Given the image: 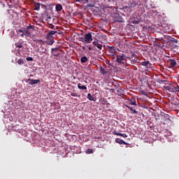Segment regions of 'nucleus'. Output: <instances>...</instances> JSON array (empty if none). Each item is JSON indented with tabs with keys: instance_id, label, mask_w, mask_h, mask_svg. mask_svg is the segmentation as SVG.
<instances>
[{
	"instance_id": "nucleus-1",
	"label": "nucleus",
	"mask_w": 179,
	"mask_h": 179,
	"mask_svg": "<svg viewBox=\"0 0 179 179\" xmlns=\"http://www.w3.org/2000/svg\"><path fill=\"white\" fill-rule=\"evenodd\" d=\"M116 62L120 65H124L127 62V55L124 54L116 55Z\"/></svg>"
},
{
	"instance_id": "nucleus-2",
	"label": "nucleus",
	"mask_w": 179,
	"mask_h": 179,
	"mask_svg": "<svg viewBox=\"0 0 179 179\" xmlns=\"http://www.w3.org/2000/svg\"><path fill=\"white\" fill-rule=\"evenodd\" d=\"M82 43H90L93 41V38L92 37L91 33H87L85 35L84 38H81Z\"/></svg>"
},
{
	"instance_id": "nucleus-3",
	"label": "nucleus",
	"mask_w": 179,
	"mask_h": 179,
	"mask_svg": "<svg viewBox=\"0 0 179 179\" xmlns=\"http://www.w3.org/2000/svg\"><path fill=\"white\" fill-rule=\"evenodd\" d=\"M26 83H29V85H37L38 83H40V79L35 80V79H31L28 78L26 80Z\"/></svg>"
},
{
	"instance_id": "nucleus-4",
	"label": "nucleus",
	"mask_w": 179,
	"mask_h": 179,
	"mask_svg": "<svg viewBox=\"0 0 179 179\" xmlns=\"http://www.w3.org/2000/svg\"><path fill=\"white\" fill-rule=\"evenodd\" d=\"M141 64L143 66H145V68L147 69H149V68H150V66H152V64H150V62L149 61H145V62H142L141 63Z\"/></svg>"
},
{
	"instance_id": "nucleus-5",
	"label": "nucleus",
	"mask_w": 179,
	"mask_h": 179,
	"mask_svg": "<svg viewBox=\"0 0 179 179\" xmlns=\"http://www.w3.org/2000/svg\"><path fill=\"white\" fill-rule=\"evenodd\" d=\"M108 51L110 54V55H112L113 57H114V55H115V52H117V50L115 49L114 47L109 48Z\"/></svg>"
},
{
	"instance_id": "nucleus-6",
	"label": "nucleus",
	"mask_w": 179,
	"mask_h": 179,
	"mask_svg": "<svg viewBox=\"0 0 179 179\" xmlns=\"http://www.w3.org/2000/svg\"><path fill=\"white\" fill-rule=\"evenodd\" d=\"M48 41H47V44L48 45H52L54 44V37H47Z\"/></svg>"
},
{
	"instance_id": "nucleus-7",
	"label": "nucleus",
	"mask_w": 179,
	"mask_h": 179,
	"mask_svg": "<svg viewBox=\"0 0 179 179\" xmlns=\"http://www.w3.org/2000/svg\"><path fill=\"white\" fill-rule=\"evenodd\" d=\"M116 92H117V96H122L124 91H122V89H121V87L117 86V87L116 88Z\"/></svg>"
},
{
	"instance_id": "nucleus-8",
	"label": "nucleus",
	"mask_w": 179,
	"mask_h": 179,
	"mask_svg": "<svg viewBox=\"0 0 179 179\" xmlns=\"http://www.w3.org/2000/svg\"><path fill=\"white\" fill-rule=\"evenodd\" d=\"M115 142L116 143H119V145H128V143L119 138L115 139Z\"/></svg>"
},
{
	"instance_id": "nucleus-9",
	"label": "nucleus",
	"mask_w": 179,
	"mask_h": 179,
	"mask_svg": "<svg viewBox=\"0 0 179 179\" xmlns=\"http://www.w3.org/2000/svg\"><path fill=\"white\" fill-rule=\"evenodd\" d=\"M124 10L127 13V15H131V13H132V8L131 7H125L124 8Z\"/></svg>"
},
{
	"instance_id": "nucleus-10",
	"label": "nucleus",
	"mask_w": 179,
	"mask_h": 179,
	"mask_svg": "<svg viewBox=\"0 0 179 179\" xmlns=\"http://www.w3.org/2000/svg\"><path fill=\"white\" fill-rule=\"evenodd\" d=\"M93 44L94 45H96L99 50H101V48H103V45L101 43H99V41H94Z\"/></svg>"
},
{
	"instance_id": "nucleus-11",
	"label": "nucleus",
	"mask_w": 179,
	"mask_h": 179,
	"mask_svg": "<svg viewBox=\"0 0 179 179\" xmlns=\"http://www.w3.org/2000/svg\"><path fill=\"white\" fill-rule=\"evenodd\" d=\"M171 68H174L177 65V62L174 59H169Z\"/></svg>"
},
{
	"instance_id": "nucleus-12",
	"label": "nucleus",
	"mask_w": 179,
	"mask_h": 179,
	"mask_svg": "<svg viewBox=\"0 0 179 179\" xmlns=\"http://www.w3.org/2000/svg\"><path fill=\"white\" fill-rule=\"evenodd\" d=\"M78 89H80V90H87V87L83 85L80 83L78 84Z\"/></svg>"
},
{
	"instance_id": "nucleus-13",
	"label": "nucleus",
	"mask_w": 179,
	"mask_h": 179,
	"mask_svg": "<svg viewBox=\"0 0 179 179\" xmlns=\"http://www.w3.org/2000/svg\"><path fill=\"white\" fill-rule=\"evenodd\" d=\"M6 5H7V6H8V8H13V6H15V5L13 4L12 1H10L9 2L8 1H4Z\"/></svg>"
},
{
	"instance_id": "nucleus-14",
	"label": "nucleus",
	"mask_w": 179,
	"mask_h": 179,
	"mask_svg": "<svg viewBox=\"0 0 179 179\" xmlns=\"http://www.w3.org/2000/svg\"><path fill=\"white\" fill-rule=\"evenodd\" d=\"M174 87H173V85H168L166 87V90H169V92H174Z\"/></svg>"
},
{
	"instance_id": "nucleus-15",
	"label": "nucleus",
	"mask_w": 179,
	"mask_h": 179,
	"mask_svg": "<svg viewBox=\"0 0 179 179\" xmlns=\"http://www.w3.org/2000/svg\"><path fill=\"white\" fill-rule=\"evenodd\" d=\"M87 6L89 8H97V6H96V1H92V3H88Z\"/></svg>"
},
{
	"instance_id": "nucleus-16",
	"label": "nucleus",
	"mask_w": 179,
	"mask_h": 179,
	"mask_svg": "<svg viewBox=\"0 0 179 179\" xmlns=\"http://www.w3.org/2000/svg\"><path fill=\"white\" fill-rule=\"evenodd\" d=\"M57 33V31H49V33H48L47 36L46 37H54V34H55Z\"/></svg>"
},
{
	"instance_id": "nucleus-17",
	"label": "nucleus",
	"mask_w": 179,
	"mask_h": 179,
	"mask_svg": "<svg viewBox=\"0 0 179 179\" xmlns=\"http://www.w3.org/2000/svg\"><path fill=\"white\" fill-rule=\"evenodd\" d=\"M55 9L57 12H61V10H62V5L61 4H57Z\"/></svg>"
},
{
	"instance_id": "nucleus-18",
	"label": "nucleus",
	"mask_w": 179,
	"mask_h": 179,
	"mask_svg": "<svg viewBox=\"0 0 179 179\" xmlns=\"http://www.w3.org/2000/svg\"><path fill=\"white\" fill-rule=\"evenodd\" d=\"M80 62H81V64H86V62H87V57L84 56V57H81Z\"/></svg>"
},
{
	"instance_id": "nucleus-19",
	"label": "nucleus",
	"mask_w": 179,
	"mask_h": 179,
	"mask_svg": "<svg viewBox=\"0 0 179 179\" xmlns=\"http://www.w3.org/2000/svg\"><path fill=\"white\" fill-rule=\"evenodd\" d=\"M87 98L88 100H90V101H96V99L92 96V94H87Z\"/></svg>"
},
{
	"instance_id": "nucleus-20",
	"label": "nucleus",
	"mask_w": 179,
	"mask_h": 179,
	"mask_svg": "<svg viewBox=\"0 0 179 179\" xmlns=\"http://www.w3.org/2000/svg\"><path fill=\"white\" fill-rule=\"evenodd\" d=\"M107 72V70H106L104 68L100 67V73H101V75H106Z\"/></svg>"
},
{
	"instance_id": "nucleus-21",
	"label": "nucleus",
	"mask_w": 179,
	"mask_h": 179,
	"mask_svg": "<svg viewBox=\"0 0 179 179\" xmlns=\"http://www.w3.org/2000/svg\"><path fill=\"white\" fill-rule=\"evenodd\" d=\"M129 3H130V8H135V6L138 5V2L134 1H130Z\"/></svg>"
},
{
	"instance_id": "nucleus-22",
	"label": "nucleus",
	"mask_w": 179,
	"mask_h": 179,
	"mask_svg": "<svg viewBox=\"0 0 179 179\" xmlns=\"http://www.w3.org/2000/svg\"><path fill=\"white\" fill-rule=\"evenodd\" d=\"M129 104H130L131 106H136V100H135V99H131V100L129 101Z\"/></svg>"
},
{
	"instance_id": "nucleus-23",
	"label": "nucleus",
	"mask_w": 179,
	"mask_h": 179,
	"mask_svg": "<svg viewBox=\"0 0 179 179\" xmlns=\"http://www.w3.org/2000/svg\"><path fill=\"white\" fill-rule=\"evenodd\" d=\"M35 10H40V3H35Z\"/></svg>"
},
{
	"instance_id": "nucleus-24",
	"label": "nucleus",
	"mask_w": 179,
	"mask_h": 179,
	"mask_svg": "<svg viewBox=\"0 0 179 179\" xmlns=\"http://www.w3.org/2000/svg\"><path fill=\"white\" fill-rule=\"evenodd\" d=\"M122 18L121 17V16L120 15H117L116 17H115V22H122Z\"/></svg>"
},
{
	"instance_id": "nucleus-25",
	"label": "nucleus",
	"mask_w": 179,
	"mask_h": 179,
	"mask_svg": "<svg viewBox=\"0 0 179 179\" xmlns=\"http://www.w3.org/2000/svg\"><path fill=\"white\" fill-rule=\"evenodd\" d=\"M18 65H23L24 64V62L23 61V59H20L17 60Z\"/></svg>"
},
{
	"instance_id": "nucleus-26",
	"label": "nucleus",
	"mask_w": 179,
	"mask_h": 179,
	"mask_svg": "<svg viewBox=\"0 0 179 179\" xmlns=\"http://www.w3.org/2000/svg\"><path fill=\"white\" fill-rule=\"evenodd\" d=\"M86 153L87 155H91L92 153H93V149H87L86 150Z\"/></svg>"
},
{
	"instance_id": "nucleus-27",
	"label": "nucleus",
	"mask_w": 179,
	"mask_h": 179,
	"mask_svg": "<svg viewBox=\"0 0 179 179\" xmlns=\"http://www.w3.org/2000/svg\"><path fill=\"white\" fill-rule=\"evenodd\" d=\"M127 108H129V110H130V111H134L135 110V108L134 107H131V106H127Z\"/></svg>"
},
{
	"instance_id": "nucleus-28",
	"label": "nucleus",
	"mask_w": 179,
	"mask_h": 179,
	"mask_svg": "<svg viewBox=\"0 0 179 179\" xmlns=\"http://www.w3.org/2000/svg\"><path fill=\"white\" fill-rule=\"evenodd\" d=\"M50 29H52V30H55V26H54L52 24H50V26L49 27Z\"/></svg>"
},
{
	"instance_id": "nucleus-29",
	"label": "nucleus",
	"mask_w": 179,
	"mask_h": 179,
	"mask_svg": "<svg viewBox=\"0 0 179 179\" xmlns=\"http://www.w3.org/2000/svg\"><path fill=\"white\" fill-rule=\"evenodd\" d=\"M113 135H117V136H120V135H121V133H119L118 131H115L113 132Z\"/></svg>"
},
{
	"instance_id": "nucleus-30",
	"label": "nucleus",
	"mask_w": 179,
	"mask_h": 179,
	"mask_svg": "<svg viewBox=\"0 0 179 179\" xmlns=\"http://www.w3.org/2000/svg\"><path fill=\"white\" fill-rule=\"evenodd\" d=\"M120 136H122L123 138H127V137H128V136H127V134H121V133H120Z\"/></svg>"
},
{
	"instance_id": "nucleus-31",
	"label": "nucleus",
	"mask_w": 179,
	"mask_h": 179,
	"mask_svg": "<svg viewBox=\"0 0 179 179\" xmlns=\"http://www.w3.org/2000/svg\"><path fill=\"white\" fill-rule=\"evenodd\" d=\"M71 96H72L73 97H78V94H76V93H71Z\"/></svg>"
},
{
	"instance_id": "nucleus-32",
	"label": "nucleus",
	"mask_w": 179,
	"mask_h": 179,
	"mask_svg": "<svg viewBox=\"0 0 179 179\" xmlns=\"http://www.w3.org/2000/svg\"><path fill=\"white\" fill-rule=\"evenodd\" d=\"M27 61H33V57H27Z\"/></svg>"
},
{
	"instance_id": "nucleus-33",
	"label": "nucleus",
	"mask_w": 179,
	"mask_h": 179,
	"mask_svg": "<svg viewBox=\"0 0 179 179\" xmlns=\"http://www.w3.org/2000/svg\"><path fill=\"white\" fill-rule=\"evenodd\" d=\"M131 114H138V111L136 110H131Z\"/></svg>"
},
{
	"instance_id": "nucleus-34",
	"label": "nucleus",
	"mask_w": 179,
	"mask_h": 179,
	"mask_svg": "<svg viewBox=\"0 0 179 179\" xmlns=\"http://www.w3.org/2000/svg\"><path fill=\"white\" fill-rule=\"evenodd\" d=\"M16 47H17L18 48H22V47H23V45H22L21 43H19L18 45H16Z\"/></svg>"
},
{
	"instance_id": "nucleus-35",
	"label": "nucleus",
	"mask_w": 179,
	"mask_h": 179,
	"mask_svg": "<svg viewBox=\"0 0 179 179\" xmlns=\"http://www.w3.org/2000/svg\"><path fill=\"white\" fill-rule=\"evenodd\" d=\"M109 92H112V93H115V90L114 89H110Z\"/></svg>"
},
{
	"instance_id": "nucleus-36",
	"label": "nucleus",
	"mask_w": 179,
	"mask_h": 179,
	"mask_svg": "<svg viewBox=\"0 0 179 179\" xmlns=\"http://www.w3.org/2000/svg\"><path fill=\"white\" fill-rule=\"evenodd\" d=\"M175 90H176V92H179V86L175 87Z\"/></svg>"
},
{
	"instance_id": "nucleus-37",
	"label": "nucleus",
	"mask_w": 179,
	"mask_h": 179,
	"mask_svg": "<svg viewBox=\"0 0 179 179\" xmlns=\"http://www.w3.org/2000/svg\"><path fill=\"white\" fill-rule=\"evenodd\" d=\"M50 19H51V17H47L46 20L48 21V23H50V20H49Z\"/></svg>"
},
{
	"instance_id": "nucleus-38",
	"label": "nucleus",
	"mask_w": 179,
	"mask_h": 179,
	"mask_svg": "<svg viewBox=\"0 0 179 179\" xmlns=\"http://www.w3.org/2000/svg\"><path fill=\"white\" fill-rule=\"evenodd\" d=\"M172 41H173V43H178V40L177 39H173Z\"/></svg>"
},
{
	"instance_id": "nucleus-39",
	"label": "nucleus",
	"mask_w": 179,
	"mask_h": 179,
	"mask_svg": "<svg viewBox=\"0 0 179 179\" xmlns=\"http://www.w3.org/2000/svg\"><path fill=\"white\" fill-rule=\"evenodd\" d=\"M82 50H83V51H85L86 50V47L82 46Z\"/></svg>"
},
{
	"instance_id": "nucleus-40",
	"label": "nucleus",
	"mask_w": 179,
	"mask_h": 179,
	"mask_svg": "<svg viewBox=\"0 0 179 179\" xmlns=\"http://www.w3.org/2000/svg\"><path fill=\"white\" fill-rule=\"evenodd\" d=\"M0 4H1L3 6H5V3H3L2 1H0Z\"/></svg>"
},
{
	"instance_id": "nucleus-41",
	"label": "nucleus",
	"mask_w": 179,
	"mask_h": 179,
	"mask_svg": "<svg viewBox=\"0 0 179 179\" xmlns=\"http://www.w3.org/2000/svg\"><path fill=\"white\" fill-rule=\"evenodd\" d=\"M8 13H13V10H9Z\"/></svg>"
},
{
	"instance_id": "nucleus-42",
	"label": "nucleus",
	"mask_w": 179,
	"mask_h": 179,
	"mask_svg": "<svg viewBox=\"0 0 179 179\" xmlns=\"http://www.w3.org/2000/svg\"><path fill=\"white\" fill-rule=\"evenodd\" d=\"M88 50L89 51H92V47L89 46Z\"/></svg>"
},
{
	"instance_id": "nucleus-43",
	"label": "nucleus",
	"mask_w": 179,
	"mask_h": 179,
	"mask_svg": "<svg viewBox=\"0 0 179 179\" xmlns=\"http://www.w3.org/2000/svg\"><path fill=\"white\" fill-rule=\"evenodd\" d=\"M52 51H57V48H52Z\"/></svg>"
},
{
	"instance_id": "nucleus-44",
	"label": "nucleus",
	"mask_w": 179,
	"mask_h": 179,
	"mask_svg": "<svg viewBox=\"0 0 179 179\" xmlns=\"http://www.w3.org/2000/svg\"><path fill=\"white\" fill-rule=\"evenodd\" d=\"M28 29H31V25L28 26Z\"/></svg>"
},
{
	"instance_id": "nucleus-45",
	"label": "nucleus",
	"mask_w": 179,
	"mask_h": 179,
	"mask_svg": "<svg viewBox=\"0 0 179 179\" xmlns=\"http://www.w3.org/2000/svg\"><path fill=\"white\" fill-rule=\"evenodd\" d=\"M48 23H49V24H51V22H50V21H49V22H48Z\"/></svg>"
},
{
	"instance_id": "nucleus-46",
	"label": "nucleus",
	"mask_w": 179,
	"mask_h": 179,
	"mask_svg": "<svg viewBox=\"0 0 179 179\" xmlns=\"http://www.w3.org/2000/svg\"><path fill=\"white\" fill-rule=\"evenodd\" d=\"M22 31L20 29V32L22 33Z\"/></svg>"
},
{
	"instance_id": "nucleus-47",
	"label": "nucleus",
	"mask_w": 179,
	"mask_h": 179,
	"mask_svg": "<svg viewBox=\"0 0 179 179\" xmlns=\"http://www.w3.org/2000/svg\"><path fill=\"white\" fill-rule=\"evenodd\" d=\"M22 37H23V34H21Z\"/></svg>"
},
{
	"instance_id": "nucleus-48",
	"label": "nucleus",
	"mask_w": 179,
	"mask_h": 179,
	"mask_svg": "<svg viewBox=\"0 0 179 179\" xmlns=\"http://www.w3.org/2000/svg\"><path fill=\"white\" fill-rule=\"evenodd\" d=\"M159 47H161L160 45H157Z\"/></svg>"
},
{
	"instance_id": "nucleus-49",
	"label": "nucleus",
	"mask_w": 179,
	"mask_h": 179,
	"mask_svg": "<svg viewBox=\"0 0 179 179\" xmlns=\"http://www.w3.org/2000/svg\"><path fill=\"white\" fill-rule=\"evenodd\" d=\"M76 1H83V0H76Z\"/></svg>"
}]
</instances>
